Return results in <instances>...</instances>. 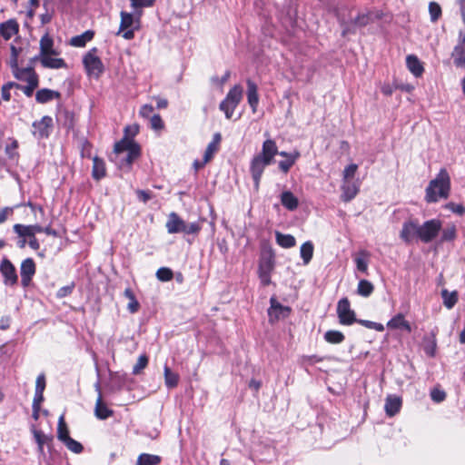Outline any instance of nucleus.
Instances as JSON below:
<instances>
[{
  "label": "nucleus",
  "instance_id": "nucleus-49",
  "mask_svg": "<svg viewBox=\"0 0 465 465\" xmlns=\"http://www.w3.org/2000/svg\"><path fill=\"white\" fill-rule=\"evenodd\" d=\"M173 271L168 267H161L156 272V278L160 282H169L173 279Z\"/></svg>",
  "mask_w": 465,
  "mask_h": 465
},
{
  "label": "nucleus",
  "instance_id": "nucleus-25",
  "mask_svg": "<svg viewBox=\"0 0 465 465\" xmlns=\"http://www.w3.org/2000/svg\"><path fill=\"white\" fill-rule=\"evenodd\" d=\"M94 413L95 416L100 420H105L111 417L114 413V411L103 402L102 395L100 392L96 400Z\"/></svg>",
  "mask_w": 465,
  "mask_h": 465
},
{
  "label": "nucleus",
  "instance_id": "nucleus-56",
  "mask_svg": "<svg viewBox=\"0 0 465 465\" xmlns=\"http://www.w3.org/2000/svg\"><path fill=\"white\" fill-rule=\"evenodd\" d=\"M217 150H218V146L216 145V143L215 142H211L208 144V146H207V148H206V150L204 152V154H203L204 163H208L212 159L213 153Z\"/></svg>",
  "mask_w": 465,
  "mask_h": 465
},
{
  "label": "nucleus",
  "instance_id": "nucleus-1",
  "mask_svg": "<svg viewBox=\"0 0 465 465\" xmlns=\"http://www.w3.org/2000/svg\"><path fill=\"white\" fill-rule=\"evenodd\" d=\"M277 153L276 143L272 139H267L262 143V152L252 157L250 163V173L256 191L259 189L264 169L273 162Z\"/></svg>",
  "mask_w": 465,
  "mask_h": 465
},
{
  "label": "nucleus",
  "instance_id": "nucleus-54",
  "mask_svg": "<svg viewBox=\"0 0 465 465\" xmlns=\"http://www.w3.org/2000/svg\"><path fill=\"white\" fill-rule=\"evenodd\" d=\"M150 127L155 131L162 130L164 126L163 122L159 114H153L149 119Z\"/></svg>",
  "mask_w": 465,
  "mask_h": 465
},
{
  "label": "nucleus",
  "instance_id": "nucleus-8",
  "mask_svg": "<svg viewBox=\"0 0 465 465\" xmlns=\"http://www.w3.org/2000/svg\"><path fill=\"white\" fill-rule=\"evenodd\" d=\"M32 134L37 139L47 138L53 127V119L51 116H43L39 121L33 123Z\"/></svg>",
  "mask_w": 465,
  "mask_h": 465
},
{
  "label": "nucleus",
  "instance_id": "nucleus-37",
  "mask_svg": "<svg viewBox=\"0 0 465 465\" xmlns=\"http://www.w3.org/2000/svg\"><path fill=\"white\" fill-rule=\"evenodd\" d=\"M344 334L340 331L330 330L324 333V340L328 343L340 344L344 341Z\"/></svg>",
  "mask_w": 465,
  "mask_h": 465
},
{
  "label": "nucleus",
  "instance_id": "nucleus-60",
  "mask_svg": "<svg viewBox=\"0 0 465 465\" xmlns=\"http://www.w3.org/2000/svg\"><path fill=\"white\" fill-rule=\"evenodd\" d=\"M358 169V165L351 163L348 165L343 171V181H350Z\"/></svg>",
  "mask_w": 465,
  "mask_h": 465
},
{
  "label": "nucleus",
  "instance_id": "nucleus-46",
  "mask_svg": "<svg viewBox=\"0 0 465 465\" xmlns=\"http://www.w3.org/2000/svg\"><path fill=\"white\" fill-rule=\"evenodd\" d=\"M69 437V430L64 421V415L60 416L57 426V438L62 442Z\"/></svg>",
  "mask_w": 465,
  "mask_h": 465
},
{
  "label": "nucleus",
  "instance_id": "nucleus-42",
  "mask_svg": "<svg viewBox=\"0 0 465 465\" xmlns=\"http://www.w3.org/2000/svg\"><path fill=\"white\" fill-rule=\"evenodd\" d=\"M437 342L434 336L425 337L423 350L429 357H434L436 354Z\"/></svg>",
  "mask_w": 465,
  "mask_h": 465
},
{
  "label": "nucleus",
  "instance_id": "nucleus-17",
  "mask_svg": "<svg viewBox=\"0 0 465 465\" xmlns=\"http://www.w3.org/2000/svg\"><path fill=\"white\" fill-rule=\"evenodd\" d=\"M341 199L343 202L351 201L359 192V184L355 182L343 181L341 185Z\"/></svg>",
  "mask_w": 465,
  "mask_h": 465
},
{
  "label": "nucleus",
  "instance_id": "nucleus-40",
  "mask_svg": "<svg viewBox=\"0 0 465 465\" xmlns=\"http://www.w3.org/2000/svg\"><path fill=\"white\" fill-rule=\"evenodd\" d=\"M370 253L366 251H361L359 252L358 256L355 258V263L357 270L361 272H367L369 261L368 258Z\"/></svg>",
  "mask_w": 465,
  "mask_h": 465
},
{
  "label": "nucleus",
  "instance_id": "nucleus-14",
  "mask_svg": "<svg viewBox=\"0 0 465 465\" xmlns=\"http://www.w3.org/2000/svg\"><path fill=\"white\" fill-rule=\"evenodd\" d=\"M140 146H134L130 151L117 156V163L121 169H130L133 163L140 156Z\"/></svg>",
  "mask_w": 465,
  "mask_h": 465
},
{
  "label": "nucleus",
  "instance_id": "nucleus-39",
  "mask_svg": "<svg viewBox=\"0 0 465 465\" xmlns=\"http://www.w3.org/2000/svg\"><path fill=\"white\" fill-rule=\"evenodd\" d=\"M124 295L129 300L127 309L131 313H135L140 308V304L135 298L134 292L130 288L124 290Z\"/></svg>",
  "mask_w": 465,
  "mask_h": 465
},
{
  "label": "nucleus",
  "instance_id": "nucleus-48",
  "mask_svg": "<svg viewBox=\"0 0 465 465\" xmlns=\"http://www.w3.org/2000/svg\"><path fill=\"white\" fill-rule=\"evenodd\" d=\"M63 443L66 446V448L74 453L79 454L83 451V445L77 440H74L70 436L66 438Z\"/></svg>",
  "mask_w": 465,
  "mask_h": 465
},
{
  "label": "nucleus",
  "instance_id": "nucleus-9",
  "mask_svg": "<svg viewBox=\"0 0 465 465\" xmlns=\"http://www.w3.org/2000/svg\"><path fill=\"white\" fill-rule=\"evenodd\" d=\"M400 237L406 243H411L415 238L420 239V224L418 221L409 220L404 222Z\"/></svg>",
  "mask_w": 465,
  "mask_h": 465
},
{
  "label": "nucleus",
  "instance_id": "nucleus-47",
  "mask_svg": "<svg viewBox=\"0 0 465 465\" xmlns=\"http://www.w3.org/2000/svg\"><path fill=\"white\" fill-rule=\"evenodd\" d=\"M429 13H430V21L432 23L437 22L442 14L440 5L436 2H430Z\"/></svg>",
  "mask_w": 465,
  "mask_h": 465
},
{
  "label": "nucleus",
  "instance_id": "nucleus-64",
  "mask_svg": "<svg viewBox=\"0 0 465 465\" xmlns=\"http://www.w3.org/2000/svg\"><path fill=\"white\" fill-rule=\"evenodd\" d=\"M230 75V72L226 71L223 77L218 78L217 76H213L211 80L213 84L223 86L228 81Z\"/></svg>",
  "mask_w": 465,
  "mask_h": 465
},
{
  "label": "nucleus",
  "instance_id": "nucleus-11",
  "mask_svg": "<svg viewBox=\"0 0 465 465\" xmlns=\"http://www.w3.org/2000/svg\"><path fill=\"white\" fill-rule=\"evenodd\" d=\"M0 272L4 276V282L6 285H15L17 282V274L12 262L5 258L0 264Z\"/></svg>",
  "mask_w": 465,
  "mask_h": 465
},
{
  "label": "nucleus",
  "instance_id": "nucleus-55",
  "mask_svg": "<svg viewBox=\"0 0 465 465\" xmlns=\"http://www.w3.org/2000/svg\"><path fill=\"white\" fill-rule=\"evenodd\" d=\"M356 322L361 324L362 326H364L368 329H372L377 331H382L384 330L383 325L379 322H374L367 321V320H357Z\"/></svg>",
  "mask_w": 465,
  "mask_h": 465
},
{
  "label": "nucleus",
  "instance_id": "nucleus-5",
  "mask_svg": "<svg viewBox=\"0 0 465 465\" xmlns=\"http://www.w3.org/2000/svg\"><path fill=\"white\" fill-rule=\"evenodd\" d=\"M242 97V87L240 84L234 85L227 94L224 100L220 104V110L223 111L227 119H231L235 108Z\"/></svg>",
  "mask_w": 465,
  "mask_h": 465
},
{
  "label": "nucleus",
  "instance_id": "nucleus-62",
  "mask_svg": "<svg viewBox=\"0 0 465 465\" xmlns=\"http://www.w3.org/2000/svg\"><path fill=\"white\" fill-rule=\"evenodd\" d=\"M153 112V107L151 104H144L141 107L139 114L143 118L150 119L152 117V114Z\"/></svg>",
  "mask_w": 465,
  "mask_h": 465
},
{
  "label": "nucleus",
  "instance_id": "nucleus-44",
  "mask_svg": "<svg viewBox=\"0 0 465 465\" xmlns=\"http://www.w3.org/2000/svg\"><path fill=\"white\" fill-rule=\"evenodd\" d=\"M300 157V153L298 151H294L292 153L290 159H286L285 161L279 162V168L284 173H287L291 167L295 163L296 160Z\"/></svg>",
  "mask_w": 465,
  "mask_h": 465
},
{
  "label": "nucleus",
  "instance_id": "nucleus-20",
  "mask_svg": "<svg viewBox=\"0 0 465 465\" xmlns=\"http://www.w3.org/2000/svg\"><path fill=\"white\" fill-rule=\"evenodd\" d=\"M60 97L61 94L59 92L48 88L40 89L35 94V100L39 104H46Z\"/></svg>",
  "mask_w": 465,
  "mask_h": 465
},
{
  "label": "nucleus",
  "instance_id": "nucleus-34",
  "mask_svg": "<svg viewBox=\"0 0 465 465\" xmlns=\"http://www.w3.org/2000/svg\"><path fill=\"white\" fill-rule=\"evenodd\" d=\"M441 298L443 300L444 306L450 310L458 302V292L456 291L450 292L448 290L443 289L441 291Z\"/></svg>",
  "mask_w": 465,
  "mask_h": 465
},
{
  "label": "nucleus",
  "instance_id": "nucleus-24",
  "mask_svg": "<svg viewBox=\"0 0 465 465\" xmlns=\"http://www.w3.org/2000/svg\"><path fill=\"white\" fill-rule=\"evenodd\" d=\"M281 203L289 211L296 210L299 205L298 198L290 191L281 194Z\"/></svg>",
  "mask_w": 465,
  "mask_h": 465
},
{
  "label": "nucleus",
  "instance_id": "nucleus-10",
  "mask_svg": "<svg viewBox=\"0 0 465 465\" xmlns=\"http://www.w3.org/2000/svg\"><path fill=\"white\" fill-rule=\"evenodd\" d=\"M121 22L117 35H122L126 40H131L134 36V29L132 28L134 19V15L130 13L122 11L120 14Z\"/></svg>",
  "mask_w": 465,
  "mask_h": 465
},
{
  "label": "nucleus",
  "instance_id": "nucleus-41",
  "mask_svg": "<svg viewBox=\"0 0 465 465\" xmlns=\"http://www.w3.org/2000/svg\"><path fill=\"white\" fill-rule=\"evenodd\" d=\"M373 290V284L367 280H361L358 283L357 292L362 297H369Z\"/></svg>",
  "mask_w": 465,
  "mask_h": 465
},
{
  "label": "nucleus",
  "instance_id": "nucleus-15",
  "mask_svg": "<svg viewBox=\"0 0 465 465\" xmlns=\"http://www.w3.org/2000/svg\"><path fill=\"white\" fill-rule=\"evenodd\" d=\"M14 231L18 234L20 238H31L36 233L42 232V226L40 225H23V224H15Z\"/></svg>",
  "mask_w": 465,
  "mask_h": 465
},
{
  "label": "nucleus",
  "instance_id": "nucleus-18",
  "mask_svg": "<svg viewBox=\"0 0 465 465\" xmlns=\"http://www.w3.org/2000/svg\"><path fill=\"white\" fill-rule=\"evenodd\" d=\"M18 24L15 20L10 19L0 25V34L5 40H9L18 33Z\"/></svg>",
  "mask_w": 465,
  "mask_h": 465
},
{
  "label": "nucleus",
  "instance_id": "nucleus-13",
  "mask_svg": "<svg viewBox=\"0 0 465 465\" xmlns=\"http://www.w3.org/2000/svg\"><path fill=\"white\" fill-rule=\"evenodd\" d=\"M290 312L291 309L289 307L282 305L274 298L271 299V307L268 310L270 321L284 319L289 316Z\"/></svg>",
  "mask_w": 465,
  "mask_h": 465
},
{
  "label": "nucleus",
  "instance_id": "nucleus-52",
  "mask_svg": "<svg viewBox=\"0 0 465 465\" xmlns=\"http://www.w3.org/2000/svg\"><path fill=\"white\" fill-rule=\"evenodd\" d=\"M13 87H15V88H20V84H16L15 82H8L6 83L5 84H4L2 86V89H1V96H2V99L5 100V101H9L11 99V94H10V90L13 88Z\"/></svg>",
  "mask_w": 465,
  "mask_h": 465
},
{
  "label": "nucleus",
  "instance_id": "nucleus-4",
  "mask_svg": "<svg viewBox=\"0 0 465 465\" xmlns=\"http://www.w3.org/2000/svg\"><path fill=\"white\" fill-rule=\"evenodd\" d=\"M98 49L93 47L83 57V64L88 76L98 79L104 71V64L97 55Z\"/></svg>",
  "mask_w": 465,
  "mask_h": 465
},
{
  "label": "nucleus",
  "instance_id": "nucleus-32",
  "mask_svg": "<svg viewBox=\"0 0 465 465\" xmlns=\"http://www.w3.org/2000/svg\"><path fill=\"white\" fill-rule=\"evenodd\" d=\"M25 82L27 83V84L25 86L20 84L19 89L22 90L27 97H30L33 95L35 89L38 86V75L31 74V76L26 78Z\"/></svg>",
  "mask_w": 465,
  "mask_h": 465
},
{
  "label": "nucleus",
  "instance_id": "nucleus-43",
  "mask_svg": "<svg viewBox=\"0 0 465 465\" xmlns=\"http://www.w3.org/2000/svg\"><path fill=\"white\" fill-rule=\"evenodd\" d=\"M15 77L20 81H26V78L31 76V74H36L35 72L28 67V68H19L18 64L16 67H11Z\"/></svg>",
  "mask_w": 465,
  "mask_h": 465
},
{
  "label": "nucleus",
  "instance_id": "nucleus-29",
  "mask_svg": "<svg viewBox=\"0 0 465 465\" xmlns=\"http://www.w3.org/2000/svg\"><path fill=\"white\" fill-rule=\"evenodd\" d=\"M276 242L282 248L288 249L295 246L296 240L292 234H284L278 231L275 232Z\"/></svg>",
  "mask_w": 465,
  "mask_h": 465
},
{
  "label": "nucleus",
  "instance_id": "nucleus-61",
  "mask_svg": "<svg viewBox=\"0 0 465 465\" xmlns=\"http://www.w3.org/2000/svg\"><path fill=\"white\" fill-rule=\"evenodd\" d=\"M430 397H431V400L435 402H441L445 400L446 398V393L445 391H441V390H439V389H434L431 391L430 392Z\"/></svg>",
  "mask_w": 465,
  "mask_h": 465
},
{
  "label": "nucleus",
  "instance_id": "nucleus-36",
  "mask_svg": "<svg viewBox=\"0 0 465 465\" xmlns=\"http://www.w3.org/2000/svg\"><path fill=\"white\" fill-rule=\"evenodd\" d=\"M272 269L271 262L261 263L259 266V277L263 285H268L271 282L270 273Z\"/></svg>",
  "mask_w": 465,
  "mask_h": 465
},
{
  "label": "nucleus",
  "instance_id": "nucleus-50",
  "mask_svg": "<svg viewBox=\"0 0 465 465\" xmlns=\"http://www.w3.org/2000/svg\"><path fill=\"white\" fill-rule=\"evenodd\" d=\"M33 434L35 440L38 445V450L43 453L44 452V445L47 440H49V437L45 435L41 430H34Z\"/></svg>",
  "mask_w": 465,
  "mask_h": 465
},
{
  "label": "nucleus",
  "instance_id": "nucleus-19",
  "mask_svg": "<svg viewBox=\"0 0 465 465\" xmlns=\"http://www.w3.org/2000/svg\"><path fill=\"white\" fill-rule=\"evenodd\" d=\"M401 407V399L398 396L389 395L385 401V411L390 417L398 413Z\"/></svg>",
  "mask_w": 465,
  "mask_h": 465
},
{
  "label": "nucleus",
  "instance_id": "nucleus-30",
  "mask_svg": "<svg viewBox=\"0 0 465 465\" xmlns=\"http://www.w3.org/2000/svg\"><path fill=\"white\" fill-rule=\"evenodd\" d=\"M94 37V32L87 30L84 33L75 35L71 38L70 45L74 47H84L87 42L91 41Z\"/></svg>",
  "mask_w": 465,
  "mask_h": 465
},
{
  "label": "nucleus",
  "instance_id": "nucleus-53",
  "mask_svg": "<svg viewBox=\"0 0 465 465\" xmlns=\"http://www.w3.org/2000/svg\"><path fill=\"white\" fill-rule=\"evenodd\" d=\"M444 208L456 213L460 216L465 214V206L461 203H455L453 202L448 203L444 205Z\"/></svg>",
  "mask_w": 465,
  "mask_h": 465
},
{
  "label": "nucleus",
  "instance_id": "nucleus-3",
  "mask_svg": "<svg viewBox=\"0 0 465 465\" xmlns=\"http://www.w3.org/2000/svg\"><path fill=\"white\" fill-rule=\"evenodd\" d=\"M165 226L167 232L171 234L180 232L184 234H196L201 230L199 223H187L174 212L168 215Z\"/></svg>",
  "mask_w": 465,
  "mask_h": 465
},
{
  "label": "nucleus",
  "instance_id": "nucleus-57",
  "mask_svg": "<svg viewBox=\"0 0 465 465\" xmlns=\"http://www.w3.org/2000/svg\"><path fill=\"white\" fill-rule=\"evenodd\" d=\"M11 143L5 146V153L9 158H14L17 155L16 149L18 147V142L15 139H10Z\"/></svg>",
  "mask_w": 465,
  "mask_h": 465
},
{
  "label": "nucleus",
  "instance_id": "nucleus-21",
  "mask_svg": "<svg viewBox=\"0 0 465 465\" xmlns=\"http://www.w3.org/2000/svg\"><path fill=\"white\" fill-rule=\"evenodd\" d=\"M53 54H45L41 56L40 62L42 65L45 68H52V69H60V68H65L66 63L62 58H55L52 56Z\"/></svg>",
  "mask_w": 465,
  "mask_h": 465
},
{
  "label": "nucleus",
  "instance_id": "nucleus-38",
  "mask_svg": "<svg viewBox=\"0 0 465 465\" xmlns=\"http://www.w3.org/2000/svg\"><path fill=\"white\" fill-rule=\"evenodd\" d=\"M164 382L167 388H174L178 385L179 375L173 372L170 368L165 365L163 368Z\"/></svg>",
  "mask_w": 465,
  "mask_h": 465
},
{
  "label": "nucleus",
  "instance_id": "nucleus-6",
  "mask_svg": "<svg viewBox=\"0 0 465 465\" xmlns=\"http://www.w3.org/2000/svg\"><path fill=\"white\" fill-rule=\"evenodd\" d=\"M442 223L439 219H431L420 225V240L424 243L432 242L441 231Z\"/></svg>",
  "mask_w": 465,
  "mask_h": 465
},
{
  "label": "nucleus",
  "instance_id": "nucleus-59",
  "mask_svg": "<svg viewBox=\"0 0 465 465\" xmlns=\"http://www.w3.org/2000/svg\"><path fill=\"white\" fill-rule=\"evenodd\" d=\"M10 49H11V56H10V60H9V65L11 67H16V65L18 64V55H19L21 49L16 48L13 45H11Z\"/></svg>",
  "mask_w": 465,
  "mask_h": 465
},
{
  "label": "nucleus",
  "instance_id": "nucleus-45",
  "mask_svg": "<svg viewBox=\"0 0 465 465\" xmlns=\"http://www.w3.org/2000/svg\"><path fill=\"white\" fill-rule=\"evenodd\" d=\"M457 229L454 224H450L441 231L440 242H451L456 239Z\"/></svg>",
  "mask_w": 465,
  "mask_h": 465
},
{
  "label": "nucleus",
  "instance_id": "nucleus-31",
  "mask_svg": "<svg viewBox=\"0 0 465 465\" xmlns=\"http://www.w3.org/2000/svg\"><path fill=\"white\" fill-rule=\"evenodd\" d=\"M54 41L53 39L46 34L42 36L40 40V54L41 56L45 54H55L56 52L53 49Z\"/></svg>",
  "mask_w": 465,
  "mask_h": 465
},
{
  "label": "nucleus",
  "instance_id": "nucleus-26",
  "mask_svg": "<svg viewBox=\"0 0 465 465\" xmlns=\"http://www.w3.org/2000/svg\"><path fill=\"white\" fill-rule=\"evenodd\" d=\"M105 163L104 161L97 156L93 158V170L92 176L95 180H100L105 176Z\"/></svg>",
  "mask_w": 465,
  "mask_h": 465
},
{
  "label": "nucleus",
  "instance_id": "nucleus-12",
  "mask_svg": "<svg viewBox=\"0 0 465 465\" xmlns=\"http://www.w3.org/2000/svg\"><path fill=\"white\" fill-rule=\"evenodd\" d=\"M35 273V263L32 258L24 260L21 263L20 275L21 283L24 287H26L31 282L33 276Z\"/></svg>",
  "mask_w": 465,
  "mask_h": 465
},
{
  "label": "nucleus",
  "instance_id": "nucleus-22",
  "mask_svg": "<svg viewBox=\"0 0 465 465\" xmlns=\"http://www.w3.org/2000/svg\"><path fill=\"white\" fill-rule=\"evenodd\" d=\"M387 327L389 329L396 330V329H403L408 332L411 331V327L410 323L405 320L403 314L398 313L393 318H391L388 323Z\"/></svg>",
  "mask_w": 465,
  "mask_h": 465
},
{
  "label": "nucleus",
  "instance_id": "nucleus-23",
  "mask_svg": "<svg viewBox=\"0 0 465 465\" xmlns=\"http://www.w3.org/2000/svg\"><path fill=\"white\" fill-rule=\"evenodd\" d=\"M451 57L456 67L465 69V45L458 44L451 53Z\"/></svg>",
  "mask_w": 465,
  "mask_h": 465
},
{
  "label": "nucleus",
  "instance_id": "nucleus-28",
  "mask_svg": "<svg viewBox=\"0 0 465 465\" xmlns=\"http://www.w3.org/2000/svg\"><path fill=\"white\" fill-rule=\"evenodd\" d=\"M406 64L408 69L415 75L419 77L422 74L424 68L420 60L415 55H408L406 58Z\"/></svg>",
  "mask_w": 465,
  "mask_h": 465
},
{
  "label": "nucleus",
  "instance_id": "nucleus-51",
  "mask_svg": "<svg viewBox=\"0 0 465 465\" xmlns=\"http://www.w3.org/2000/svg\"><path fill=\"white\" fill-rule=\"evenodd\" d=\"M148 364V357L145 354L140 355L136 363L133 367V374L137 375L146 368Z\"/></svg>",
  "mask_w": 465,
  "mask_h": 465
},
{
  "label": "nucleus",
  "instance_id": "nucleus-2",
  "mask_svg": "<svg viewBox=\"0 0 465 465\" xmlns=\"http://www.w3.org/2000/svg\"><path fill=\"white\" fill-rule=\"evenodd\" d=\"M450 193V177L445 168H441L436 177L430 181L425 190V201L429 203L447 199Z\"/></svg>",
  "mask_w": 465,
  "mask_h": 465
},
{
  "label": "nucleus",
  "instance_id": "nucleus-27",
  "mask_svg": "<svg viewBox=\"0 0 465 465\" xmlns=\"http://www.w3.org/2000/svg\"><path fill=\"white\" fill-rule=\"evenodd\" d=\"M134 146L139 145L134 140L125 136L121 141L117 142L114 145V153L116 157L121 156L124 153L130 151Z\"/></svg>",
  "mask_w": 465,
  "mask_h": 465
},
{
  "label": "nucleus",
  "instance_id": "nucleus-7",
  "mask_svg": "<svg viewBox=\"0 0 465 465\" xmlns=\"http://www.w3.org/2000/svg\"><path fill=\"white\" fill-rule=\"evenodd\" d=\"M336 312L341 325L349 326L357 322L355 312L351 310L350 301L346 297L338 302Z\"/></svg>",
  "mask_w": 465,
  "mask_h": 465
},
{
  "label": "nucleus",
  "instance_id": "nucleus-33",
  "mask_svg": "<svg viewBox=\"0 0 465 465\" xmlns=\"http://www.w3.org/2000/svg\"><path fill=\"white\" fill-rule=\"evenodd\" d=\"M314 247L311 241L305 242L300 248V255L303 261V264L307 265L313 256Z\"/></svg>",
  "mask_w": 465,
  "mask_h": 465
},
{
  "label": "nucleus",
  "instance_id": "nucleus-16",
  "mask_svg": "<svg viewBox=\"0 0 465 465\" xmlns=\"http://www.w3.org/2000/svg\"><path fill=\"white\" fill-rule=\"evenodd\" d=\"M247 100L253 113L256 112L259 104L258 87L257 84L248 79L247 82Z\"/></svg>",
  "mask_w": 465,
  "mask_h": 465
},
{
  "label": "nucleus",
  "instance_id": "nucleus-35",
  "mask_svg": "<svg viewBox=\"0 0 465 465\" xmlns=\"http://www.w3.org/2000/svg\"><path fill=\"white\" fill-rule=\"evenodd\" d=\"M161 460L158 455L142 453L138 456L135 465H158Z\"/></svg>",
  "mask_w": 465,
  "mask_h": 465
},
{
  "label": "nucleus",
  "instance_id": "nucleus-58",
  "mask_svg": "<svg viewBox=\"0 0 465 465\" xmlns=\"http://www.w3.org/2000/svg\"><path fill=\"white\" fill-rule=\"evenodd\" d=\"M131 5L134 8H143V7H152L155 0H130Z\"/></svg>",
  "mask_w": 465,
  "mask_h": 465
},
{
  "label": "nucleus",
  "instance_id": "nucleus-63",
  "mask_svg": "<svg viewBox=\"0 0 465 465\" xmlns=\"http://www.w3.org/2000/svg\"><path fill=\"white\" fill-rule=\"evenodd\" d=\"M45 389V374H39L36 378L35 381V391L40 394V392H44Z\"/></svg>",
  "mask_w": 465,
  "mask_h": 465
}]
</instances>
